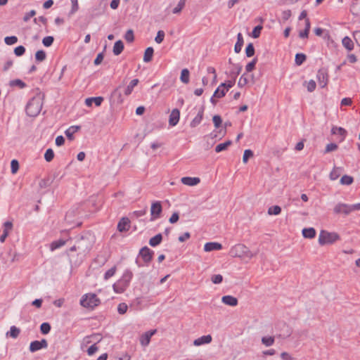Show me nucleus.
Returning a JSON list of instances; mask_svg holds the SVG:
<instances>
[{"label": "nucleus", "instance_id": "obj_52", "mask_svg": "<svg viewBox=\"0 0 360 360\" xmlns=\"http://www.w3.org/2000/svg\"><path fill=\"white\" fill-rule=\"evenodd\" d=\"M116 266H112V268H110V269H108L104 274V279L105 280H108L110 278H111L112 276H113L116 272Z\"/></svg>", "mask_w": 360, "mask_h": 360}, {"label": "nucleus", "instance_id": "obj_35", "mask_svg": "<svg viewBox=\"0 0 360 360\" xmlns=\"http://www.w3.org/2000/svg\"><path fill=\"white\" fill-rule=\"evenodd\" d=\"M20 330L15 326H13L10 328V331L6 333V336H10L13 338H17L20 335Z\"/></svg>", "mask_w": 360, "mask_h": 360}, {"label": "nucleus", "instance_id": "obj_26", "mask_svg": "<svg viewBox=\"0 0 360 360\" xmlns=\"http://www.w3.org/2000/svg\"><path fill=\"white\" fill-rule=\"evenodd\" d=\"M342 46L349 51L354 49V43L352 40L347 36L342 39Z\"/></svg>", "mask_w": 360, "mask_h": 360}, {"label": "nucleus", "instance_id": "obj_34", "mask_svg": "<svg viewBox=\"0 0 360 360\" xmlns=\"http://www.w3.org/2000/svg\"><path fill=\"white\" fill-rule=\"evenodd\" d=\"M234 70H231L230 72L231 77H232L231 80H235L237 77V76L240 73L242 70V65L240 64H233Z\"/></svg>", "mask_w": 360, "mask_h": 360}, {"label": "nucleus", "instance_id": "obj_59", "mask_svg": "<svg viewBox=\"0 0 360 360\" xmlns=\"http://www.w3.org/2000/svg\"><path fill=\"white\" fill-rule=\"evenodd\" d=\"M165 32L163 30H159L157 33V36L155 38V41L158 44H160L164 40Z\"/></svg>", "mask_w": 360, "mask_h": 360}, {"label": "nucleus", "instance_id": "obj_47", "mask_svg": "<svg viewBox=\"0 0 360 360\" xmlns=\"http://www.w3.org/2000/svg\"><path fill=\"white\" fill-rule=\"evenodd\" d=\"M262 28L263 27L262 25H259L255 27L252 32V37L255 39L258 38L261 34Z\"/></svg>", "mask_w": 360, "mask_h": 360}, {"label": "nucleus", "instance_id": "obj_3", "mask_svg": "<svg viewBox=\"0 0 360 360\" xmlns=\"http://www.w3.org/2000/svg\"><path fill=\"white\" fill-rule=\"evenodd\" d=\"M229 255L233 257H248L252 258L255 256L250 249L243 244H237L232 247L229 251Z\"/></svg>", "mask_w": 360, "mask_h": 360}, {"label": "nucleus", "instance_id": "obj_13", "mask_svg": "<svg viewBox=\"0 0 360 360\" xmlns=\"http://www.w3.org/2000/svg\"><path fill=\"white\" fill-rule=\"evenodd\" d=\"M179 118H180L179 110L177 108L173 109L169 115V124L171 127L176 126L179 121Z\"/></svg>", "mask_w": 360, "mask_h": 360}, {"label": "nucleus", "instance_id": "obj_43", "mask_svg": "<svg viewBox=\"0 0 360 360\" xmlns=\"http://www.w3.org/2000/svg\"><path fill=\"white\" fill-rule=\"evenodd\" d=\"M10 86H18L20 89H23L26 86V84L20 79H15L10 82Z\"/></svg>", "mask_w": 360, "mask_h": 360}, {"label": "nucleus", "instance_id": "obj_20", "mask_svg": "<svg viewBox=\"0 0 360 360\" xmlns=\"http://www.w3.org/2000/svg\"><path fill=\"white\" fill-rule=\"evenodd\" d=\"M121 86L116 88L111 94V98L116 101L117 103H122L123 102V98L122 92L120 91Z\"/></svg>", "mask_w": 360, "mask_h": 360}, {"label": "nucleus", "instance_id": "obj_40", "mask_svg": "<svg viewBox=\"0 0 360 360\" xmlns=\"http://www.w3.org/2000/svg\"><path fill=\"white\" fill-rule=\"evenodd\" d=\"M262 342L266 347L271 346L274 343V338L273 336L262 337Z\"/></svg>", "mask_w": 360, "mask_h": 360}, {"label": "nucleus", "instance_id": "obj_17", "mask_svg": "<svg viewBox=\"0 0 360 360\" xmlns=\"http://www.w3.org/2000/svg\"><path fill=\"white\" fill-rule=\"evenodd\" d=\"M222 248L221 243L217 242H208L204 245V250L205 252H211L213 250H219Z\"/></svg>", "mask_w": 360, "mask_h": 360}, {"label": "nucleus", "instance_id": "obj_29", "mask_svg": "<svg viewBox=\"0 0 360 360\" xmlns=\"http://www.w3.org/2000/svg\"><path fill=\"white\" fill-rule=\"evenodd\" d=\"M79 129V126H72L65 131V134L69 140H73V134L76 133Z\"/></svg>", "mask_w": 360, "mask_h": 360}, {"label": "nucleus", "instance_id": "obj_58", "mask_svg": "<svg viewBox=\"0 0 360 360\" xmlns=\"http://www.w3.org/2000/svg\"><path fill=\"white\" fill-rule=\"evenodd\" d=\"M212 121L216 128H219L222 123L221 117L218 115H215L213 116Z\"/></svg>", "mask_w": 360, "mask_h": 360}, {"label": "nucleus", "instance_id": "obj_28", "mask_svg": "<svg viewBox=\"0 0 360 360\" xmlns=\"http://www.w3.org/2000/svg\"><path fill=\"white\" fill-rule=\"evenodd\" d=\"M162 240V236L161 233H158L155 236L152 237L149 240V245L152 247H156L161 243Z\"/></svg>", "mask_w": 360, "mask_h": 360}, {"label": "nucleus", "instance_id": "obj_14", "mask_svg": "<svg viewBox=\"0 0 360 360\" xmlns=\"http://www.w3.org/2000/svg\"><path fill=\"white\" fill-rule=\"evenodd\" d=\"M117 230L120 232H125L130 229V220L128 217H122L119 221L117 226Z\"/></svg>", "mask_w": 360, "mask_h": 360}, {"label": "nucleus", "instance_id": "obj_15", "mask_svg": "<svg viewBox=\"0 0 360 360\" xmlns=\"http://www.w3.org/2000/svg\"><path fill=\"white\" fill-rule=\"evenodd\" d=\"M156 333V330H151L144 333L140 337V343L142 346L146 347L149 345L151 337Z\"/></svg>", "mask_w": 360, "mask_h": 360}, {"label": "nucleus", "instance_id": "obj_1", "mask_svg": "<svg viewBox=\"0 0 360 360\" xmlns=\"http://www.w3.org/2000/svg\"><path fill=\"white\" fill-rule=\"evenodd\" d=\"M132 277V272L130 270L127 269L123 274L122 278L113 284L112 288L114 291L117 293L124 292L129 285Z\"/></svg>", "mask_w": 360, "mask_h": 360}, {"label": "nucleus", "instance_id": "obj_7", "mask_svg": "<svg viewBox=\"0 0 360 360\" xmlns=\"http://www.w3.org/2000/svg\"><path fill=\"white\" fill-rule=\"evenodd\" d=\"M76 243L80 254L88 252L91 248V244L88 238L81 236Z\"/></svg>", "mask_w": 360, "mask_h": 360}, {"label": "nucleus", "instance_id": "obj_53", "mask_svg": "<svg viewBox=\"0 0 360 360\" xmlns=\"http://www.w3.org/2000/svg\"><path fill=\"white\" fill-rule=\"evenodd\" d=\"M72 4V8L69 13V15H72L75 13L79 9L78 1L77 0H70Z\"/></svg>", "mask_w": 360, "mask_h": 360}, {"label": "nucleus", "instance_id": "obj_10", "mask_svg": "<svg viewBox=\"0 0 360 360\" xmlns=\"http://www.w3.org/2000/svg\"><path fill=\"white\" fill-rule=\"evenodd\" d=\"M48 347V342L46 339H42L40 341L34 340L31 342L29 349L31 352H35L41 349H46Z\"/></svg>", "mask_w": 360, "mask_h": 360}, {"label": "nucleus", "instance_id": "obj_39", "mask_svg": "<svg viewBox=\"0 0 360 360\" xmlns=\"http://www.w3.org/2000/svg\"><path fill=\"white\" fill-rule=\"evenodd\" d=\"M255 50L252 43H249L245 48L246 56L250 58L255 55Z\"/></svg>", "mask_w": 360, "mask_h": 360}, {"label": "nucleus", "instance_id": "obj_6", "mask_svg": "<svg viewBox=\"0 0 360 360\" xmlns=\"http://www.w3.org/2000/svg\"><path fill=\"white\" fill-rule=\"evenodd\" d=\"M235 84V80H229L226 82L221 83L214 91V96L217 98L224 97L226 92Z\"/></svg>", "mask_w": 360, "mask_h": 360}, {"label": "nucleus", "instance_id": "obj_45", "mask_svg": "<svg viewBox=\"0 0 360 360\" xmlns=\"http://www.w3.org/2000/svg\"><path fill=\"white\" fill-rule=\"evenodd\" d=\"M51 328V325L47 322H44L40 326L41 333L44 335L48 334L50 332Z\"/></svg>", "mask_w": 360, "mask_h": 360}, {"label": "nucleus", "instance_id": "obj_18", "mask_svg": "<svg viewBox=\"0 0 360 360\" xmlns=\"http://www.w3.org/2000/svg\"><path fill=\"white\" fill-rule=\"evenodd\" d=\"M181 181L184 185L193 186L199 184L200 179L198 177L185 176L181 178Z\"/></svg>", "mask_w": 360, "mask_h": 360}, {"label": "nucleus", "instance_id": "obj_9", "mask_svg": "<svg viewBox=\"0 0 360 360\" xmlns=\"http://www.w3.org/2000/svg\"><path fill=\"white\" fill-rule=\"evenodd\" d=\"M153 255L154 252L146 246L142 248L139 251V256L142 258L146 265H148L152 260Z\"/></svg>", "mask_w": 360, "mask_h": 360}, {"label": "nucleus", "instance_id": "obj_8", "mask_svg": "<svg viewBox=\"0 0 360 360\" xmlns=\"http://www.w3.org/2000/svg\"><path fill=\"white\" fill-rule=\"evenodd\" d=\"M316 78L321 88H324L327 85L328 81V74L327 69L321 68L319 70L316 75Z\"/></svg>", "mask_w": 360, "mask_h": 360}, {"label": "nucleus", "instance_id": "obj_33", "mask_svg": "<svg viewBox=\"0 0 360 360\" xmlns=\"http://www.w3.org/2000/svg\"><path fill=\"white\" fill-rule=\"evenodd\" d=\"M231 143H232V141L229 140V141H225L224 143L218 144L215 147V149H214L215 152L220 153L221 151L226 150L228 148V147L231 145Z\"/></svg>", "mask_w": 360, "mask_h": 360}, {"label": "nucleus", "instance_id": "obj_49", "mask_svg": "<svg viewBox=\"0 0 360 360\" xmlns=\"http://www.w3.org/2000/svg\"><path fill=\"white\" fill-rule=\"evenodd\" d=\"M186 4V2L183 1H179L177 6L173 9L172 13L174 14H178L181 13V11L183 10Z\"/></svg>", "mask_w": 360, "mask_h": 360}, {"label": "nucleus", "instance_id": "obj_4", "mask_svg": "<svg viewBox=\"0 0 360 360\" xmlns=\"http://www.w3.org/2000/svg\"><path fill=\"white\" fill-rule=\"evenodd\" d=\"M339 239L340 236L337 233L328 232L327 231L322 230L319 234V243L321 245H324L326 244H333Z\"/></svg>", "mask_w": 360, "mask_h": 360}, {"label": "nucleus", "instance_id": "obj_22", "mask_svg": "<svg viewBox=\"0 0 360 360\" xmlns=\"http://www.w3.org/2000/svg\"><path fill=\"white\" fill-rule=\"evenodd\" d=\"M103 101V98L102 96L91 97V98H87L85 100V104L87 106H91L92 103H94L96 106H100Z\"/></svg>", "mask_w": 360, "mask_h": 360}, {"label": "nucleus", "instance_id": "obj_11", "mask_svg": "<svg viewBox=\"0 0 360 360\" xmlns=\"http://www.w3.org/2000/svg\"><path fill=\"white\" fill-rule=\"evenodd\" d=\"M333 212L336 214L348 215L351 213L350 206L346 203L339 202L334 207Z\"/></svg>", "mask_w": 360, "mask_h": 360}, {"label": "nucleus", "instance_id": "obj_57", "mask_svg": "<svg viewBox=\"0 0 360 360\" xmlns=\"http://www.w3.org/2000/svg\"><path fill=\"white\" fill-rule=\"evenodd\" d=\"M19 169V162L17 160H12L11 162V169L12 174H15Z\"/></svg>", "mask_w": 360, "mask_h": 360}, {"label": "nucleus", "instance_id": "obj_5", "mask_svg": "<svg viewBox=\"0 0 360 360\" xmlns=\"http://www.w3.org/2000/svg\"><path fill=\"white\" fill-rule=\"evenodd\" d=\"M100 303V300L97 297L96 295L94 293L83 295L80 300L82 306L90 309H94L95 307L99 305Z\"/></svg>", "mask_w": 360, "mask_h": 360}, {"label": "nucleus", "instance_id": "obj_32", "mask_svg": "<svg viewBox=\"0 0 360 360\" xmlns=\"http://www.w3.org/2000/svg\"><path fill=\"white\" fill-rule=\"evenodd\" d=\"M331 132L333 134H338L339 135H340L342 137V140H344L345 139L347 134V131L344 128L340 127H333L331 129Z\"/></svg>", "mask_w": 360, "mask_h": 360}, {"label": "nucleus", "instance_id": "obj_60", "mask_svg": "<svg viewBox=\"0 0 360 360\" xmlns=\"http://www.w3.org/2000/svg\"><path fill=\"white\" fill-rule=\"evenodd\" d=\"M212 282L214 284H219L223 281V277L221 274H215L212 276Z\"/></svg>", "mask_w": 360, "mask_h": 360}, {"label": "nucleus", "instance_id": "obj_37", "mask_svg": "<svg viewBox=\"0 0 360 360\" xmlns=\"http://www.w3.org/2000/svg\"><path fill=\"white\" fill-rule=\"evenodd\" d=\"M67 240H65L63 239H59L58 240H54L51 244V250L52 251L60 248V247L63 246L66 243Z\"/></svg>", "mask_w": 360, "mask_h": 360}, {"label": "nucleus", "instance_id": "obj_31", "mask_svg": "<svg viewBox=\"0 0 360 360\" xmlns=\"http://www.w3.org/2000/svg\"><path fill=\"white\" fill-rule=\"evenodd\" d=\"M153 53H154L153 48L148 47L145 50V52H144L143 61L146 63H148V62L151 61V60L153 58Z\"/></svg>", "mask_w": 360, "mask_h": 360}, {"label": "nucleus", "instance_id": "obj_41", "mask_svg": "<svg viewBox=\"0 0 360 360\" xmlns=\"http://www.w3.org/2000/svg\"><path fill=\"white\" fill-rule=\"evenodd\" d=\"M46 54L43 50H39L35 53V60L38 62H42L46 59Z\"/></svg>", "mask_w": 360, "mask_h": 360}, {"label": "nucleus", "instance_id": "obj_51", "mask_svg": "<svg viewBox=\"0 0 360 360\" xmlns=\"http://www.w3.org/2000/svg\"><path fill=\"white\" fill-rule=\"evenodd\" d=\"M53 41H54L53 37L48 36V37H44L42 39V44H44V46L49 47L52 45V44L53 43Z\"/></svg>", "mask_w": 360, "mask_h": 360}, {"label": "nucleus", "instance_id": "obj_24", "mask_svg": "<svg viewBox=\"0 0 360 360\" xmlns=\"http://www.w3.org/2000/svg\"><path fill=\"white\" fill-rule=\"evenodd\" d=\"M244 40L243 37L241 33H238L237 35V41L234 46V51L236 53H238L240 52L242 47L243 46Z\"/></svg>", "mask_w": 360, "mask_h": 360}, {"label": "nucleus", "instance_id": "obj_19", "mask_svg": "<svg viewBox=\"0 0 360 360\" xmlns=\"http://www.w3.org/2000/svg\"><path fill=\"white\" fill-rule=\"evenodd\" d=\"M221 301L226 305L235 307L238 304V300L236 297L231 295H224L221 298Z\"/></svg>", "mask_w": 360, "mask_h": 360}, {"label": "nucleus", "instance_id": "obj_12", "mask_svg": "<svg viewBox=\"0 0 360 360\" xmlns=\"http://www.w3.org/2000/svg\"><path fill=\"white\" fill-rule=\"evenodd\" d=\"M162 211V207L161 202L160 201H156L152 203L150 207V214L153 217L152 219H158L160 217V214Z\"/></svg>", "mask_w": 360, "mask_h": 360}, {"label": "nucleus", "instance_id": "obj_54", "mask_svg": "<svg viewBox=\"0 0 360 360\" xmlns=\"http://www.w3.org/2000/svg\"><path fill=\"white\" fill-rule=\"evenodd\" d=\"M25 53V48L20 45L14 49V53L16 56H22Z\"/></svg>", "mask_w": 360, "mask_h": 360}, {"label": "nucleus", "instance_id": "obj_42", "mask_svg": "<svg viewBox=\"0 0 360 360\" xmlns=\"http://www.w3.org/2000/svg\"><path fill=\"white\" fill-rule=\"evenodd\" d=\"M281 212V208L278 205H274L269 208L268 214L270 215H278Z\"/></svg>", "mask_w": 360, "mask_h": 360}, {"label": "nucleus", "instance_id": "obj_48", "mask_svg": "<svg viewBox=\"0 0 360 360\" xmlns=\"http://www.w3.org/2000/svg\"><path fill=\"white\" fill-rule=\"evenodd\" d=\"M54 158V152L51 148H49L46 150L44 154V159L47 162H51Z\"/></svg>", "mask_w": 360, "mask_h": 360}, {"label": "nucleus", "instance_id": "obj_46", "mask_svg": "<svg viewBox=\"0 0 360 360\" xmlns=\"http://www.w3.org/2000/svg\"><path fill=\"white\" fill-rule=\"evenodd\" d=\"M124 39L127 42L131 43L134 41V34L132 30H128L124 34Z\"/></svg>", "mask_w": 360, "mask_h": 360}, {"label": "nucleus", "instance_id": "obj_61", "mask_svg": "<svg viewBox=\"0 0 360 360\" xmlns=\"http://www.w3.org/2000/svg\"><path fill=\"white\" fill-rule=\"evenodd\" d=\"M51 182L52 181H51L50 179H41L39 181V187L41 188H47L51 185Z\"/></svg>", "mask_w": 360, "mask_h": 360}, {"label": "nucleus", "instance_id": "obj_56", "mask_svg": "<svg viewBox=\"0 0 360 360\" xmlns=\"http://www.w3.org/2000/svg\"><path fill=\"white\" fill-rule=\"evenodd\" d=\"M4 41L7 45H13L18 41V38L15 36L6 37Z\"/></svg>", "mask_w": 360, "mask_h": 360}, {"label": "nucleus", "instance_id": "obj_21", "mask_svg": "<svg viewBox=\"0 0 360 360\" xmlns=\"http://www.w3.org/2000/svg\"><path fill=\"white\" fill-rule=\"evenodd\" d=\"M350 12L355 16H360V0L352 1Z\"/></svg>", "mask_w": 360, "mask_h": 360}, {"label": "nucleus", "instance_id": "obj_63", "mask_svg": "<svg viewBox=\"0 0 360 360\" xmlns=\"http://www.w3.org/2000/svg\"><path fill=\"white\" fill-rule=\"evenodd\" d=\"M104 58L103 52L99 53L95 58L94 63L95 65H98L101 63Z\"/></svg>", "mask_w": 360, "mask_h": 360}, {"label": "nucleus", "instance_id": "obj_50", "mask_svg": "<svg viewBox=\"0 0 360 360\" xmlns=\"http://www.w3.org/2000/svg\"><path fill=\"white\" fill-rule=\"evenodd\" d=\"M254 154L253 152L250 149H246L244 151L243 157V162L244 163H247L249 158L253 157Z\"/></svg>", "mask_w": 360, "mask_h": 360}, {"label": "nucleus", "instance_id": "obj_64", "mask_svg": "<svg viewBox=\"0 0 360 360\" xmlns=\"http://www.w3.org/2000/svg\"><path fill=\"white\" fill-rule=\"evenodd\" d=\"M248 84V79L245 76V74H243L239 79V81L238 82V86L239 87H243L245 85Z\"/></svg>", "mask_w": 360, "mask_h": 360}, {"label": "nucleus", "instance_id": "obj_62", "mask_svg": "<svg viewBox=\"0 0 360 360\" xmlns=\"http://www.w3.org/2000/svg\"><path fill=\"white\" fill-rule=\"evenodd\" d=\"M337 148H338V145L336 143H328L326 147L325 153H329L331 151H334Z\"/></svg>", "mask_w": 360, "mask_h": 360}, {"label": "nucleus", "instance_id": "obj_2", "mask_svg": "<svg viewBox=\"0 0 360 360\" xmlns=\"http://www.w3.org/2000/svg\"><path fill=\"white\" fill-rule=\"evenodd\" d=\"M42 108V101L39 96H34L27 103L25 111L28 116L36 117L41 112Z\"/></svg>", "mask_w": 360, "mask_h": 360}, {"label": "nucleus", "instance_id": "obj_55", "mask_svg": "<svg viewBox=\"0 0 360 360\" xmlns=\"http://www.w3.org/2000/svg\"><path fill=\"white\" fill-rule=\"evenodd\" d=\"M128 306L126 303L122 302L118 304L117 311L120 314H124L127 312Z\"/></svg>", "mask_w": 360, "mask_h": 360}, {"label": "nucleus", "instance_id": "obj_30", "mask_svg": "<svg viewBox=\"0 0 360 360\" xmlns=\"http://www.w3.org/2000/svg\"><path fill=\"white\" fill-rule=\"evenodd\" d=\"M138 83H139L138 79H132L130 82L129 84L124 89V94L126 96L130 95L133 91V89L134 88V86H136L138 84Z\"/></svg>", "mask_w": 360, "mask_h": 360}, {"label": "nucleus", "instance_id": "obj_25", "mask_svg": "<svg viewBox=\"0 0 360 360\" xmlns=\"http://www.w3.org/2000/svg\"><path fill=\"white\" fill-rule=\"evenodd\" d=\"M302 235L306 238H314L316 236V230L312 228H304L302 229Z\"/></svg>", "mask_w": 360, "mask_h": 360}, {"label": "nucleus", "instance_id": "obj_23", "mask_svg": "<svg viewBox=\"0 0 360 360\" xmlns=\"http://www.w3.org/2000/svg\"><path fill=\"white\" fill-rule=\"evenodd\" d=\"M212 341V336L210 335H203L194 340L193 344L195 346H200L203 344H208Z\"/></svg>", "mask_w": 360, "mask_h": 360}, {"label": "nucleus", "instance_id": "obj_36", "mask_svg": "<svg viewBox=\"0 0 360 360\" xmlns=\"http://www.w3.org/2000/svg\"><path fill=\"white\" fill-rule=\"evenodd\" d=\"M189 70L186 68L183 69L181 72L180 80L184 84H188L189 82Z\"/></svg>", "mask_w": 360, "mask_h": 360}, {"label": "nucleus", "instance_id": "obj_44", "mask_svg": "<svg viewBox=\"0 0 360 360\" xmlns=\"http://www.w3.org/2000/svg\"><path fill=\"white\" fill-rule=\"evenodd\" d=\"M353 177L348 175H344L340 179V183L343 185H350L353 183Z\"/></svg>", "mask_w": 360, "mask_h": 360}, {"label": "nucleus", "instance_id": "obj_27", "mask_svg": "<svg viewBox=\"0 0 360 360\" xmlns=\"http://www.w3.org/2000/svg\"><path fill=\"white\" fill-rule=\"evenodd\" d=\"M123 42L121 40H118L115 43L112 51L115 56H118L123 51Z\"/></svg>", "mask_w": 360, "mask_h": 360}, {"label": "nucleus", "instance_id": "obj_38", "mask_svg": "<svg viewBox=\"0 0 360 360\" xmlns=\"http://www.w3.org/2000/svg\"><path fill=\"white\" fill-rule=\"evenodd\" d=\"M307 59V56L304 53H297L295 55V62L297 65H301Z\"/></svg>", "mask_w": 360, "mask_h": 360}, {"label": "nucleus", "instance_id": "obj_16", "mask_svg": "<svg viewBox=\"0 0 360 360\" xmlns=\"http://www.w3.org/2000/svg\"><path fill=\"white\" fill-rule=\"evenodd\" d=\"M204 115V108L202 107L198 111L197 115L193 119V120L190 123V127L191 128L196 127L198 124H200L201 121L203 119Z\"/></svg>", "mask_w": 360, "mask_h": 360}]
</instances>
